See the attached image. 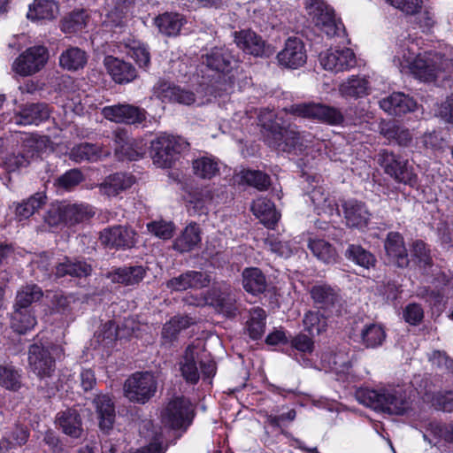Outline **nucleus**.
<instances>
[{
    "label": "nucleus",
    "instance_id": "1",
    "mask_svg": "<svg viewBox=\"0 0 453 453\" xmlns=\"http://www.w3.org/2000/svg\"><path fill=\"white\" fill-rule=\"evenodd\" d=\"M418 44L410 37L396 45L394 64L401 72L412 73L426 81H442L453 78V60L445 58L438 52L418 53Z\"/></svg>",
    "mask_w": 453,
    "mask_h": 453
},
{
    "label": "nucleus",
    "instance_id": "2",
    "mask_svg": "<svg viewBox=\"0 0 453 453\" xmlns=\"http://www.w3.org/2000/svg\"><path fill=\"white\" fill-rule=\"evenodd\" d=\"M281 117L276 116L273 111L265 109L258 114L259 124L269 132L266 141L272 147L287 152H302L306 147L305 135L301 134L295 127L286 128L277 120Z\"/></svg>",
    "mask_w": 453,
    "mask_h": 453
},
{
    "label": "nucleus",
    "instance_id": "3",
    "mask_svg": "<svg viewBox=\"0 0 453 453\" xmlns=\"http://www.w3.org/2000/svg\"><path fill=\"white\" fill-rule=\"evenodd\" d=\"M357 398L361 403L374 410L400 415L406 411L410 395L403 387L396 386L379 390H360Z\"/></svg>",
    "mask_w": 453,
    "mask_h": 453
},
{
    "label": "nucleus",
    "instance_id": "4",
    "mask_svg": "<svg viewBox=\"0 0 453 453\" xmlns=\"http://www.w3.org/2000/svg\"><path fill=\"white\" fill-rule=\"evenodd\" d=\"M188 142L182 137L161 134L151 142V157L158 167H170L177 156L187 150Z\"/></svg>",
    "mask_w": 453,
    "mask_h": 453
},
{
    "label": "nucleus",
    "instance_id": "5",
    "mask_svg": "<svg viewBox=\"0 0 453 453\" xmlns=\"http://www.w3.org/2000/svg\"><path fill=\"white\" fill-rule=\"evenodd\" d=\"M201 372L204 379H211L216 372V365L212 361L203 363L200 357V349L195 345H188L179 362L181 376L186 382L196 384L200 379Z\"/></svg>",
    "mask_w": 453,
    "mask_h": 453
},
{
    "label": "nucleus",
    "instance_id": "6",
    "mask_svg": "<svg viewBox=\"0 0 453 453\" xmlns=\"http://www.w3.org/2000/svg\"><path fill=\"white\" fill-rule=\"evenodd\" d=\"M283 112L328 125H339L343 121V115L340 110L319 103L293 104L289 108L284 109Z\"/></svg>",
    "mask_w": 453,
    "mask_h": 453
},
{
    "label": "nucleus",
    "instance_id": "7",
    "mask_svg": "<svg viewBox=\"0 0 453 453\" xmlns=\"http://www.w3.org/2000/svg\"><path fill=\"white\" fill-rule=\"evenodd\" d=\"M157 382L153 373L149 372H135L124 383L125 396L133 403H145L157 392Z\"/></svg>",
    "mask_w": 453,
    "mask_h": 453
},
{
    "label": "nucleus",
    "instance_id": "8",
    "mask_svg": "<svg viewBox=\"0 0 453 453\" xmlns=\"http://www.w3.org/2000/svg\"><path fill=\"white\" fill-rule=\"evenodd\" d=\"M305 10L312 23L327 36L337 35L342 23L335 18L334 10L324 0H306Z\"/></svg>",
    "mask_w": 453,
    "mask_h": 453
},
{
    "label": "nucleus",
    "instance_id": "9",
    "mask_svg": "<svg viewBox=\"0 0 453 453\" xmlns=\"http://www.w3.org/2000/svg\"><path fill=\"white\" fill-rule=\"evenodd\" d=\"M193 412V406L188 399L175 396L162 408L161 422L171 428L186 427L192 421Z\"/></svg>",
    "mask_w": 453,
    "mask_h": 453
},
{
    "label": "nucleus",
    "instance_id": "10",
    "mask_svg": "<svg viewBox=\"0 0 453 453\" xmlns=\"http://www.w3.org/2000/svg\"><path fill=\"white\" fill-rule=\"evenodd\" d=\"M49 60V51L46 47L37 45L29 47L22 52L12 63V71L22 77L31 76L40 72Z\"/></svg>",
    "mask_w": 453,
    "mask_h": 453
},
{
    "label": "nucleus",
    "instance_id": "11",
    "mask_svg": "<svg viewBox=\"0 0 453 453\" xmlns=\"http://www.w3.org/2000/svg\"><path fill=\"white\" fill-rule=\"evenodd\" d=\"M378 163L385 173L394 177L397 181L414 186L418 176L412 168L408 166V161L388 150H381L378 155Z\"/></svg>",
    "mask_w": 453,
    "mask_h": 453
},
{
    "label": "nucleus",
    "instance_id": "12",
    "mask_svg": "<svg viewBox=\"0 0 453 453\" xmlns=\"http://www.w3.org/2000/svg\"><path fill=\"white\" fill-rule=\"evenodd\" d=\"M53 348L33 344L28 350V368L40 379L50 378L56 371Z\"/></svg>",
    "mask_w": 453,
    "mask_h": 453
},
{
    "label": "nucleus",
    "instance_id": "13",
    "mask_svg": "<svg viewBox=\"0 0 453 453\" xmlns=\"http://www.w3.org/2000/svg\"><path fill=\"white\" fill-rule=\"evenodd\" d=\"M234 39L237 47L246 54L254 57H268L273 52L272 47L250 29L234 32Z\"/></svg>",
    "mask_w": 453,
    "mask_h": 453
},
{
    "label": "nucleus",
    "instance_id": "14",
    "mask_svg": "<svg viewBox=\"0 0 453 453\" xmlns=\"http://www.w3.org/2000/svg\"><path fill=\"white\" fill-rule=\"evenodd\" d=\"M319 63L325 70L337 73L354 67L356 58L354 52L349 49H329L320 53Z\"/></svg>",
    "mask_w": 453,
    "mask_h": 453
},
{
    "label": "nucleus",
    "instance_id": "15",
    "mask_svg": "<svg viewBox=\"0 0 453 453\" xmlns=\"http://www.w3.org/2000/svg\"><path fill=\"white\" fill-rule=\"evenodd\" d=\"M101 112L106 119L115 123L132 125L142 123L146 119L142 109L128 104L105 106Z\"/></svg>",
    "mask_w": 453,
    "mask_h": 453
},
{
    "label": "nucleus",
    "instance_id": "16",
    "mask_svg": "<svg viewBox=\"0 0 453 453\" xmlns=\"http://www.w3.org/2000/svg\"><path fill=\"white\" fill-rule=\"evenodd\" d=\"M280 65L290 69H297L307 60L306 50L303 41L297 37H289L284 48L277 54Z\"/></svg>",
    "mask_w": 453,
    "mask_h": 453
},
{
    "label": "nucleus",
    "instance_id": "17",
    "mask_svg": "<svg viewBox=\"0 0 453 453\" xmlns=\"http://www.w3.org/2000/svg\"><path fill=\"white\" fill-rule=\"evenodd\" d=\"M100 241L109 247L132 248L137 242V233L127 226H115L104 229Z\"/></svg>",
    "mask_w": 453,
    "mask_h": 453
},
{
    "label": "nucleus",
    "instance_id": "18",
    "mask_svg": "<svg viewBox=\"0 0 453 453\" xmlns=\"http://www.w3.org/2000/svg\"><path fill=\"white\" fill-rule=\"evenodd\" d=\"M210 283L209 276L198 271H187L166 281L165 286L170 291H185L188 289H199Z\"/></svg>",
    "mask_w": 453,
    "mask_h": 453
},
{
    "label": "nucleus",
    "instance_id": "19",
    "mask_svg": "<svg viewBox=\"0 0 453 453\" xmlns=\"http://www.w3.org/2000/svg\"><path fill=\"white\" fill-rule=\"evenodd\" d=\"M104 65L116 83H129L137 77V71L131 63L113 56H106L104 59Z\"/></svg>",
    "mask_w": 453,
    "mask_h": 453
},
{
    "label": "nucleus",
    "instance_id": "20",
    "mask_svg": "<svg viewBox=\"0 0 453 453\" xmlns=\"http://www.w3.org/2000/svg\"><path fill=\"white\" fill-rule=\"evenodd\" d=\"M384 248L388 263L401 268L406 267L409 265L407 250L403 238L399 233H388L384 242Z\"/></svg>",
    "mask_w": 453,
    "mask_h": 453
},
{
    "label": "nucleus",
    "instance_id": "21",
    "mask_svg": "<svg viewBox=\"0 0 453 453\" xmlns=\"http://www.w3.org/2000/svg\"><path fill=\"white\" fill-rule=\"evenodd\" d=\"M380 108L390 115H402L414 111L416 101L402 92H394L380 101Z\"/></svg>",
    "mask_w": 453,
    "mask_h": 453
},
{
    "label": "nucleus",
    "instance_id": "22",
    "mask_svg": "<svg viewBox=\"0 0 453 453\" xmlns=\"http://www.w3.org/2000/svg\"><path fill=\"white\" fill-rule=\"evenodd\" d=\"M233 60L231 52L225 47H213L202 55V63L218 73H228Z\"/></svg>",
    "mask_w": 453,
    "mask_h": 453
},
{
    "label": "nucleus",
    "instance_id": "23",
    "mask_svg": "<svg viewBox=\"0 0 453 453\" xmlns=\"http://www.w3.org/2000/svg\"><path fill=\"white\" fill-rule=\"evenodd\" d=\"M185 302L189 305H215L219 311L228 318H233L237 314L235 299L230 294H221L215 300L211 297H187Z\"/></svg>",
    "mask_w": 453,
    "mask_h": 453
},
{
    "label": "nucleus",
    "instance_id": "24",
    "mask_svg": "<svg viewBox=\"0 0 453 453\" xmlns=\"http://www.w3.org/2000/svg\"><path fill=\"white\" fill-rule=\"evenodd\" d=\"M342 206L348 226L357 228L367 226L371 213L364 203L350 199L346 201Z\"/></svg>",
    "mask_w": 453,
    "mask_h": 453
},
{
    "label": "nucleus",
    "instance_id": "25",
    "mask_svg": "<svg viewBox=\"0 0 453 453\" xmlns=\"http://www.w3.org/2000/svg\"><path fill=\"white\" fill-rule=\"evenodd\" d=\"M370 91V81L363 75H351L339 85V93L344 98H362L368 96Z\"/></svg>",
    "mask_w": 453,
    "mask_h": 453
},
{
    "label": "nucleus",
    "instance_id": "26",
    "mask_svg": "<svg viewBox=\"0 0 453 453\" xmlns=\"http://www.w3.org/2000/svg\"><path fill=\"white\" fill-rule=\"evenodd\" d=\"M310 294L314 303L320 310L333 312L339 305V295L337 291L329 285H315L311 288Z\"/></svg>",
    "mask_w": 453,
    "mask_h": 453
},
{
    "label": "nucleus",
    "instance_id": "27",
    "mask_svg": "<svg viewBox=\"0 0 453 453\" xmlns=\"http://www.w3.org/2000/svg\"><path fill=\"white\" fill-rule=\"evenodd\" d=\"M134 183V178L131 174L117 173L107 176L99 185V190L102 195L116 196L131 188Z\"/></svg>",
    "mask_w": 453,
    "mask_h": 453
},
{
    "label": "nucleus",
    "instance_id": "28",
    "mask_svg": "<svg viewBox=\"0 0 453 453\" xmlns=\"http://www.w3.org/2000/svg\"><path fill=\"white\" fill-rule=\"evenodd\" d=\"M201 229L196 223L188 225L180 234L174 240L173 248L180 253L189 252L201 242Z\"/></svg>",
    "mask_w": 453,
    "mask_h": 453
},
{
    "label": "nucleus",
    "instance_id": "29",
    "mask_svg": "<svg viewBox=\"0 0 453 453\" xmlns=\"http://www.w3.org/2000/svg\"><path fill=\"white\" fill-rule=\"evenodd\" d=\"M251 211L267 228H273L280 219V214L274 204L265 197H259L253 201Z\"/></svg>",
    "mask_w": 453,
    "mask_h": 453
},
{
    "label": "nucleus",
    "instance_id": "30",
    "mask_svg": "<svg viewBox=\"0 0 453 453\" xmlns=\"http://www.w3.org/2000/svg\"><path fill=\"white\" fill-rule=\"evenodd\" d=\"M309 196L318 214L333 215L338 212L335 198L331 196L323 186L314 188Z\"/></svg>",
    "mask_w": 453,
    "mask_h": 453
},
{
    "label": "nucleus",
    "instance_id": "31",
    "mask_svg": "<svg viewBox=\"0 0 453 453\" xmlns=\"http://www.w3.org/2000/svg\"><path fill=\"white\" fill-rule=\"evenodd\" d=\"M194 175L202 180H211L219 173L220 162L212 155H204L192 161Z\"/></svg>",
    "mask_w": 453,
    "mask_h": 453
},
{
    "label": "nucleus",
    "instance_id": "32",
    "mask_svg": "<svg viewBox=\"0 0 453 453\" xmlns=\"http://www.w3.org/2000/svg\"><path fill=\"white\" fill-rule=\"evenodd\" d=\"M146 270L141 265L119 267L109 272L107 278L125 286L138 284L145 277Z\"/></svg>",
    "mask_w": 453,
    "mask_h": 453
},
{
    "label": "nucleus",
    "instance_id": "33",
    "mask_svg": "<svg viewBox=\"0 0 453 453\" xmlns=\"http://www.w3.org/2000/svg\"><path fill=\"white\" fill-rule=\"evenodd\" d=\"M186 23L183 15L177 12H165L154 19L158 31L166 36H176Z\"/></svg>",
    "mask_w": 453,
    "mask_h": 453
},
{
    "label": "nucleus",
    "instance_id": "34",
    "mask_svg": "<svg viewBox=\"0 0 453 453\" xmlns=\"http://www.w3.org/2000/svg\"><path fill=\"white\" fill-rule=\"evenodd\" d=\"M94 404L98 414L100 428L104 431L111 429L115 419V410L110 396L98 395L94 399Z\"/></svg>",
    "mask_w": 453,
    "mask_h": 453
},
{
    "label": "nucleus",
    "instance_id": "35",
    "mask_svg": "<svg viewBox=\"0 0 453 453\" xmlns=\"http://www.w3.org/2000/svg\"><path fill=\"white\" fill-rule=\"evenodd\" d=\"M242 276V287L248 293L256 296L265 291L267 287L266 278L259 268H245Z\"/></svg>",
    "mask_w": 453,
    "mask_h": 453
},
{
    "label": "nucleus",
    "instance_id": "36",
    "mask_svg": "<svg viewBox=\"0 0 453 453\" xmlns=\"http://www.w3.org/2000/svg\"><path fill=\"white\" fill-rule=\"evenodd\" d=\"M50 111L45 104H32L26 106L19 115L15 117V123L18 125H38L47 119Z\"/></svg>",
    "mask_w": 453,
    "mask_h": 453
},
{
    "label": "nucleus",
    "instance_id": "37",
    "mask_svg": "<svg viewBox=\"0 0 453 453\" xmlns=\"http://www.w3.org/2000/svg\"><path fill=\"white\" fill-rule=\"evenodd\" d=\"M109 151L103 149V147L84 142L74 146L70 152V158L77 163L82 161H97L104 157H107Z\"/></svg>",
    "mask_w": 453,
    "mask_h": 453
},
{
    "label": "nucleus",
    "instance_id": "38",
    "mask_svg": "<svg viewBox=\"0 0 453 453\" xmlns=\"http://www.w3.org/2000/svg\"><path fill=\"white\" fill-rule=\"evenodd\" d=\"M88 62L87 52L78 47H70L59 56V65L70 72L83 69Z\"/></svg>",
    "mask_w": 453,
    "mask_h": 453
},
{
    "label": "nucleus",
    "instance_id": "39",
    "mask_svg": "<svg viewBox=\"0 0 453 453\" xmlns=\"http://www.w3.org/2000/svg\"><path fill=\"white\" fill-rule=\"evenodd\" d=\"M57 423L65 434L74 438L81 436V419L76 410L68 409L58 413Z\"/></svg>",
    "mask_w": 453,
    "mask_h": 453
},
{
    "label": "nucleus",
    "instance_id": "40",
    "mask_svg": "<svg viewBox=\"0 0 453 453\" xmlns=\"http://www.w3.org/2000/svg\"><path fill=\"white\" fill-rule=\"evenodd\" d=\"M11 315V327L18 334H24L32 330L37 324L36 318L31 309L13 307Z\"/></svg>",
    "mask_w": 453,
    "mask_h": 453
},
{
    "label": "nucleus",
    "instance_id": "41",
    "mask_svg": "<svg viewBox=\"0 0 453 453\" xmlns=\"http://www.w3.org/2000/svg\"><path fill=\"white\" fill-rule=\"evenodd\" d=\"M92 273V267L85 261L72 260L65 257L63 262L56 266V276L87 277Z\"/></svg>",
    "mask_w": 453,
    "mask_h": 453
},
{
    "label": "nucleus",
    "instance_id": "42",
    "mask_svg": "<svg viewBox=\"0 0 453 453\" xmlns=\"http://www.w3.org/2000/svg\"><path fill=\"white\" fill-rule=\"evenodd\" d=\"M359 337L361 343L366 348H376L386 340V332L381 325L370 323L363 326Z\"/></svg>",
    "mask_w": 453,
    "mask_h": 453
},
{
    "label": "nucleus",
    "instance_id": "43",
    "mask_svg": "<svg viewBox=\"0 0 453 453\" xmlns=\"http://www.w3.org/2000/svg\"><path fill=\"white\" fill-rule=\"evenodd\" d=\"M160 97L163 101L175 102L185 105H190L196 101L193 92L185 90L177 86L162 84L160 86Z\"/></svg>",
    "mask_w": 453,
    "mask_h": 453
},
{
    "label": "nucleus",
    "instance_id": "44",
    "mask_svg": "<svg viewBox=\"0 0 453 453\" xmlns=\"http://www.w3.org/2000/svg\"><path fill=\"white\" fill-rule=\"evenodd\" d=\"M127 54L134 60L140 68H148L150 64V53L143 42L128 39L125 42Z\"/></svg>",
    "mask_w": 453,
    "mask_h": 453
},
{
    "label": "nucleus",
    "instance_id": "45",
    "mask_svg": "<svg viewBox=\"0 0 453 453\" xmlns=\"http://www.w3.org/2000/svg\"><path fill=\"white\" fill-rule=\"evenodd\" d=\"M57 11L58 6L52 0H35L30 4L27 16L32 20L52 19Z\"/></svg>",
    "mask_w": 453,
    "mask_h": 453
},
{
    "label": "nucleus",
    "instance_id": "46",
    "mask_svg": "<svg viewBox=\"0 0 453 453\" xmlns=\"http://www.w3.org/2000/svg\"><path fill=\"white\" fill-rule=\"evenodd\" d=\"M43 292L35 284L22 286L18 291L13 307L29 309L30 305L42 299Z\"/></svg>",
    "mask_w": 453,
    "mask_h": 453
},
{
    "label": "nucleus",
    "instance_id": "47",
    "mask_svg": "<svg viewBox=\"0 0 453 453\" xmlns=\"http://www.w3.org/2000/svg\"><path fill=\"white\" fill-rule=\"evenodd\" d=\"M304 330L311 335H319L326 331L327 318L319 311H308L303 319Z\"/></svg>",
    "mask_w": 453,
    "mask_h": 453
},
{
    "label": "nucleus",
    "instance_id": "48",
    "mask_svg": "<svg viewBox=\"0 0 453 453\" xmlns=\"http://www.w3.org/2000/svg\"><path fill=\"white\" fill-rule=\"evenodd\" d=\"M192 324L188 317H173L165 323L162 329V339L164 344H171L178 337L180 332Z\"/></svg>",
    "mask_w": 453,
    "mask_h": 453
},
{
    "label": "nucleus",
    "instance_id": "49",
    "mask_svg": "<svg viewBox=\"0 0 453 453\" xmlns=\"http://www.w3.org/2000/svg\"><path fill=\"white\" fill-rule=\"evenodd\" d=\"M308 247L318 259L326 264H334L337 260L335 249L325 240H310Z\"/></svg>",
    "mask_w": 453,
    "mask_h": 453
},
{
    "label": "nucleus",
    "instance_id": "50",
    "mask_svg": "<svg viewBox=\"0 0 453 453\" xmlns=\"http://www.w3.org/2000/svg\"><path fill=\"white\" fill-rule=\"evenodd\" d=\"M88 16L83 10L73 12L65 16L61 23V30L65 34L83 32L87 27Z\"/></svg>",
    "mask_w": 453,
    "mask_h": 453
},
{
    "label": "nucleus",
    "instance_id": "51",
    "mask_svg": "<svg viewBox=\"0 0 453 453\" xmlns=\"http://www.w3.org/2000/svg\"><path fill=\"white\" fill-rule=\"evenodd\" d=\"M64 206L68 225L82 222L90 219L95 214L93 207L88 204H71L64 202Z\"/></svg>",
    "mask_w": 453,
    "mask_h": 453
},
{
    "label": "nucleus",
    "instance_id": "52",
    "mask_svg": "<svg viewBox=\"0 0 453 453\" xmlns=\"http://www.w3.org/2000/svg\"><path fill=\"white\" fill-rule=\"evenodd\" d=\"M44 203V196L35 194L15 205V218L19 221L27 219Z\"/></svg>",
    "mask_w": 453,
    "mask_h": 453
},
{
    "label": "nucleus",
    "instance_id": "53",
    "mask_svg": "<svg viewBox=\"0 0 453 453\" xmlns=\"http://www.w3.org/2000/svg\"><path fill=\"white\" fill-rule=\"evenodd\" d=\"M346 257L356 265L369 269L376 263L375 257L360 245L350 244L345 252Z\"/></svg>",
    "mask_w": 453,
    "mask_h": 453
},
{
    "label": "nucleus",
    "instance_id": "54",
    "mask_svg": "<svg viewBox=\"0 0 453 453\" xmlns=\"http://www.w3.org/2000/svg\"><path fill=\"white\" fill-rule=\"evenodd\" d=\"M265 311L259 307L253 308L250 311V319L247 321V331L253 340L261 338L265 328Z\"/></svg>",
    "mask_w": 453,
    "mask_h": 453
},
{
    "label": "nucleus",
    "instance_id": "55",
    "mask_svg": "<svg viewBox=\"0 0 453 453\" xmlns=\"http://www.w3.org/2000/svg\"><path fill=\"white\" fill-rule=\"evenodd\" d=\"M0 387L17 391L21 387V375L18 369L9 364L0 365Z\"/></svg>",
    "mask_w": 453,
    "mask_h": 453
},
{
    "label": "nucleus",
    "instance_id": "56",
    "mask_svg": "<svg viewBox=\"0 0 453 453\" xmlns=\"http://www.w3.org/2000/svg\"><path fill=\"white\" fill-rule=\"evenodd\" d=\"M381 134L389 141H395L399 145L407 146L411 141V134L406 128L394 123L384 125L380 130Z\"/></svg>",
    "mask_w": 453,
    "mask_h": 453
},
{
    "label": "nucleus",
    "instance_id": "57",
    "mask_svg": "<svg viewBox=\"0 0 453 453\" xmlns=\"http://www.w3.org/2000/svg\"><path fill=\"white\" fill-rule=\"evenodd\" d=\"M324 368H328L336 373L344 372L350 367L349 358L346 355L326 353L321 357Z\"/></svg>",
    "mask_w": 453,
    "mask_h": 453
},
{
    "label": "nucleus",
    "instance_id": "58",
    "mask_svg": "<svg viewBox=\"0 0 453 453\" xmlns=\"http://www.w3.org/2000/svg\"><path fill=\"white\" fill-rule=\"evenodd\" d=\"M44 222L50 227H58L67 224L64 202L55 203L50 205L44 216Z\"/></svg>",
    "mask_w": 453,
    "mask_h": 453
},
{
    "label": "nucleus",
    "instance_id": "59",
    "mask_svg": "<svg viewBox=\"0 0 453 453\" xmlns=\"http://www.w3.org/2000/svg\"><path fill=\"white\" fill-rule=\"evenodd\" d=\"M241 176L244 182L259 190H265L270 185L269 176L260 171L243 170L241 172Z\"/></svg>",
    "mask_w": 453,
    "mask_h": 453
},
{
    "label": "nucleus",
    "instance_id": "60",
    "mask_svg": "<svg viewBox=\"0 0 453 453\" xmlns=\"http://www.w3.org/2000/svg\"><path fill=\"white\" fill-rule=\"evenodd\" d=\"M28 438V432L26 428L17 426L10 434L8 439L0 441V453H6L12 446H21L25 444Z\"/></svg>",
    "mask_w": 453,
    "mask_h": 453
},
{
    "label": "nucleus",
    "instance_id": "61",
    "mask_svg": "<svg viewBox=\"0 0 453 453\" xmlns=\"http://www.w3.org/2000/svg\"><path fill=\"white\" fill-rule=\"evenodd\" d=\"M143 154L144 150L142 146L134 139L126 144V147H119V149H115V155L120 160H137L142 157Z\"/></svg>",
    "mask_w": 453,
    "mask_h": 453
},
{
    "label": "nucleus",
    "instance_id": "62",
    "mask_svg": "<svg viewBox=\"0 0 453 453\" xmlns=\"http://www.w3.org/2000/svg\"><path fill=\"white\" fill-rule=\"evenodd\" d=\"M147 229L155 236L163 240H168L173 237L175 227L171 221L156 220L148 223Z\"/></svg>",
    "mask_w": 453,
    "mask_h": 453
},
{
    "label": "nucleus",
    "instance_id": "63",
    "mask_svg": "<svg viewBox=\"0 0 453 453\" xmlns=\"http://www.w3.org/2000/svg\"><path fill=\"white\" fill-rule=\"evenodd\" d=\"M46 141L44 138L29 136L23 142L22 152L31 160L35 157L39 156V153L43 150Z\"/></svg>",
    "mask_w": 453,
    "mask_h": 453
},
{
    "label": "nucleus",
    "instance_id": "64",
    "mask_svg": "<svg viewBox=\"0 0 453 453\" xmlns=\"http://www.w3.org/2000/svg\"><path fill=\"white\" fill-rule=\"evenodd\" d=\"M117 326L112 321H108L103 325L102 328L96 334L97 342L104 347L111 345L117 340Z\"/></svg>",
    "mask_w": 453,
    "mask_h": 453
}]
</instances>
